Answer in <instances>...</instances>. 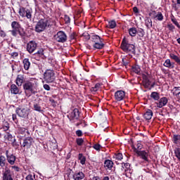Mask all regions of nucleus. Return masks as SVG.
<instances>
[{
  "label": "nucleus",
  "instance_id": "1",
  "mask_svg": "<svg viewBox=\"0 0 180 180\" xmlns=\"http://www.w3.org/2000/svg\"><path fill=\"white\" fill-rule=\"evenodd\" d=\"M15 113L22 119H27L30 113V103L22 102L15 110Z\"/></svg>",
  "mask_w": 180,
  "mask_h": 180
},
{
  "label": "nucleus",
  "instance_id": "2",
  "mask_svg": "<svg viewBox=\"0 0 180 180\" xmlns=\"http://www.w3.org/2000/svg\"><path fill=\"white\" fill-rule=\"evenodd\" d=\"M11 28L12 30H10V33L13 37H18V34H19L20 37H25V36H26V32L19 22L13 21L11 22Z\"/></svg>",
  "mask_w": 180,
  "mask_h": 180
},
{
  "label": "nucleus",
  "instance_id": "3",
  "mask_svg": "<svg viewBox=\"0 0 180 180\" xmlns=\"http://www.w3.org/2000/svg\"><path fill=\"white\" fill-rule=\"evenodd\" d=\"M121 49L124 51V53L134 54L136 56V46L133 44L129 43V41L124 38L120 44Z\"/></svg>",
  "mask_w": 180,
  "mask_h": 180
},
{
  "label": "nucleus",
  "instance_id": "4",
  "mask_svg": "<svg viewBox=\"0 0 180 180\" xmlns=\"http://www.w3.org/2000/svg\"><path fill=\"white\" fill-rule=\"evenodd\" d=\"M91 41L93 43L94 50H102L105 47L104 39L101 38L99 35L93 34L91 37Z\"/></svg>",
  "mask_w": 180,
  "mask_h": 180
},
{
  "label": "nucleus",
  "instance_id": "5",
  "mask_svg": "<svg viewBox=\"0 0 180 180\" xmlns=\"http://www.w3.org/2000/svg\"><path fill=\"white\" fill-rule=\"evenodd\" d=\"M50 27V24L49 23V20L46 18L40 19L35 25V32L37 33H41V32H44L47 27Z\"/></svg>",
  "mask_w": 180,
  "mask_h": 180
},
{
  "label": "nucleus",
  "instance_id": "6",
  "mask_svg": "<svg viewBox=\"0 0 180 180\" xmlns=\"http://www.w3.org/2000/svg\"><path fill=\"white\" fill-rule=\"evenodd\" d=\"M44 80L46 84H52L56 81V73L54 70L47 69L44 73Z\"/></svg>",
  "mask_w": 180,
  "mask_h": 180
},
{
  "label": "nucleus",
  "instance_id": "7",
  "mask_svg": "<svg viewBox=\"0 0 180 180\" xmlns=\"http://www.w3.org/2000/svg\"><path fill=\"white\" fill-rule=\"evenodd\" d=\"M148 73L142 74L143 84L146 89H153L154 86H158L155 82L150 81Z\"/></svg>",
  "mask_w": 180,
  "mask_h": 180
},
{
  "label": "nucleus",
  "instance_id": "8",
  "mask_svg": "<svg viewBox=\"0 0 180 180\" xmlns=\"http://www.w3.org/2000/svg\"><path fill=\"white\" fill-rule=\"evenodd\" d=\"M32 13H33L32 8H27L23 6H20L18 11V14L21 18H27L30 20H32Z\"/></svg>",
  "mask_w": 180,
  "mask_h": 180
},
{
  "label": "nucleus",
  "instance_id": "9",
  "mask_svg": "<svg viewBox=\"0 0 180 180\" xmlns=\"http://www.w3.org/2000/svg\"><path fill=\"white\" fill-rule=\"evenodd\" d=\"M53 39L58 43H65L67 41V34L64 31H58L53 36Z\"/></svg>",
  "mask_w": 180,
  "mask_h": 180
},
{
  "label": "nucleus",
  "instance_id": "10",
  "mask_svg": "<svg viewBox=\"0 0 180 180\" xmlns=\"http://www.w3.org/2000/svg\"><path fill=\"white\" fill-rule=\"evenodd\" d=\"M68 118L72 123H75L77 120H79V110H78V108H75L68 115Z\"/></svg>",
  "mask_w": 180,
  "mask_h": 180
},
{
  "label": "nucleus",
  "instance_id": "11",
  "mask_svg": "<svg viewBox=\"0 0 180 180\" xmlns=\"http://www.w3.org/2000/svg\"><path fill=\"white\" fill-rule=\"evenodd\" d=\"M134 151L137 154L138 157L141 158V160H143L146 162H150V160L148 159V155H150L148 151L139 150L137 149H134Z\"/></svg>",
  "mask_w": 180,
  "mask_h": 180
},
{
  "label": "nucleus",
  "instance_id": "12",
  "mask_svg": "<svg viewBox=\"0 0 180 180\" xmlns=\"http://www.w3.org/2000/svg\"><path fill=\"white\" fill-rule=\"evenodd\" d=\"M15 175L10 169H5L2 172V180H13Z\"/></svg>",
  "mask_w": 180,
  "mask_h": 180
},
{
  "label": "nucleus",
  "instance_id": "13",
  "mask_svg": "<svg viewBox=\"0 0 180 180\" xmlns=\"http://www.w3.org/2000/svg\"><path fill=\"white\" fill-rule=\"evenodd\" d=\"M26 49H27V51H28L30 54H33V52L36 51L37 49V42L33 40L30 41L27 44Z\"/></svg>",
  "mask_w": 180,
  "mask_h": 180
},
{
  "label": "nucleus",
  "instance_id": "14",
  "mask_svg": "<svg viewBox=\"0 0 180 180\" xmlns=\"http://www.w3.org/2000/svg\"><path fill=\"white\" fill-rule=\"evenodd\" d=\"M6 157L7 162L10 165H15V162H16V156L15 155L9 153V150H6Z\"/></svg>",
  "mask_w": 180,
  "mask_h": 180
},
{
  "label": "nucleus",
  "instance_id": "15",
  "mask_svg": "<svg viewBox=\"0 0 180 180\" xmlns=\"http://www.w3.org/2000/svg\"><path fill=\"white\" fill-rule=\"evenodd\" d=\"M22 88L24 91H33L34 88V82L30 80H27L24 82L22 84Z\"/></svg>",
  "mask_w": 180,
  "mask_h": 180
},
{
  "label": "nucleus",
  "instance_id": "16",
  "mask_svg": "<svg viewBox=\"0 0 180 180\" xmlns=\"http://www.w3.org/2000/svg\"><path fill=\"white\" fill-rule=\"evenodd\" d=\"M34 56L37 61H40V58L44 60V58H46V56H44V49L43 48L39 49L37 51L34 53Z\"/></svg>",
  "mask_w": 180,
  "mask_h": 180
},
{
  "label": "nucleus",
  "instance_id": "17",
  "mask_svg": "<svg viewBox=\"0 0 180 180\" xmlns=\"http://www.w3.org/2000/svg\"><path fill=\"white\" fill-rule=\"evenodd\" d=\"M32 144H33V138L27 137L23 140L22 147H24V148H27V150H28V148L32 147Z\"/></svg>",
  "mask_w": 180,
  "mask_h": 180
},
{
  "label": "nucleus",
  "instance_id": "18",
  "mask_svg": "<svg viewBox=\"0 0 180 180\" xmlns=\"http://www.w3.org/2000/svg\"><path fill=\"white\" fill-rule=\"evenodd\" d=\"M124 96H126V93L124 91H117L115 93V98L116 101H118V102L123 101V99H124Z\"/></svg>",
  "mask_w": 180,
  "mask_h": 180
},
{
  "label": "nucleus",
  "instance_id": "19",
  "mask_svg": "<svg viewBox=\"0 0 180 180\" xmlns=\"http://www.w3.org/2000/svg\"><path fill=\"white\" fill-rule=\"evenodd\" d=\"M167 103H168V98H167V97H162L160 98L158 103H156V106L157 108L161 109V108H164V106H166Z\"/></svg>",
  "mask_w": 180,
  "mask_h": 180
},
{
  "label": "nucleus",
  "instance_id": "20",
  "mask_svg": "<svg viewBox=\"0 0 180 180\" xmlns=\"http://www.w3.org/2000/svg\"><path fill=\"white\" fill-rule=\"evenodd\" d=\"M26 81H25V75H18L16 79H15V82H16V85H18V86H22V85H23V84H25Z\"/></svg>",
  "mask_w": 180,
  "mask_h": 180
},
{
  "label": "nucleus",
  "instance_id": "21",
  "mask_svg": "<svg viewBox=\"0 0 180 180\" xmlns=\"http://www.w3.org/2000/svg\"><path fill=\"white\" fill-rule=\"evenodd\" d=\"M113 162L110 160H105L104 161V168L105 169H112L113 168Z\"/></svg>",
  "mask_w": 180,
  "mask_h": 180
},
{
  "label": "nucleus",
  "instance_id": "22",
  "mask_svg": "<svg viewBox=\"0 0 180 180\" xmlns=\"http://www.w3.org/2000/svg\"><path fill=\"white\" fill-rule=\"evenodd\" d=\"M72 178L74 180H82L85 178V174L82 172H79L73 174Z\"/></svg>",
  "mask_w": 180,
  "mask_h": 180
},
{
  "label": "nucleus",
  "instance_id": "23",
  "mask_svg": "<svg viewBox=\"0 0 180 180\" xmlns=\"http://www.w3.org/2000/svg\"><path fill=\"white\" fill-rule=\"evenodd\" d=\"M153 110L148 109L143 114V117L146 119V120H151V118L153 117Z\"/></svg>",
  "mask_w": 180,
  "mask_h": 180
},
{
  "label": "nucleus",
  "instance_id": "24",
  "mask_svg": "<svg viewBox=\"0 0 180 180\" xmlns=\"http://www.w3.org/2000/svg\"><path fill=\"white\" fill-rule=\"evenodd\" d=\"M163 65L167 68H175V63H171V60L169 59H167Z\"/></svg>",
  "mask_w": 180,
  "mask_h": 180
},
{
  "label": "nucleus",
  "instance_id": "25",
  "mask_svg": "<svg viewBox=\"0 0 180 180\" xmlns=\"http://www.w3.org/2000/svg\"><path fill=\"white\" fill-rule=\"evenodd\" d=\"M105 88V85L102 82H97L95 84L94 86L92 87L95 91H102Z\"/></svg>",
  "mask_w": 180,
  "mask_h": 180
},
{
  "label": "nucleus",
  "instance_id": "26",
  "mask_svg": "<svg viewBox=\"0 0 180 180\" xmlns=\"http://www.w3.org/2000/svg\"><path fill=\"white\" fill-rule=\"evenodd\" d=\"M128 33L131 37H136L137 36V28L132 27L128 30Z\"/></svg>",
  "mask_w": 180,
  "mask_h": 180
},
{
  "label": "nucleus",
  "instance_id": "27",
  "mask_svg": "<svg viewBox=\"0 0 180 180\" xmlns=\"http://www.w3.org/2000/svg\"><path fill=\"white\" fill-rule=\"evenodd\" d=\"M22 64H23L24 69L26 71H28V70L30 68V61L29 60V58H25L22 60Z\"/></svg>",
  "mask_w": 180,
  "mask_h": 180
},
{
  "label": "nucleus",
  "instance_id": "28",
  "mask_svg": "<svg viewBox=\"0 0 180 180\" xmlns=\"http://www.w3.org/2000/svg\"><path fill=\"white\" fill-rule=\"evenodd\" d=\"M145 25L148 29H151V27H153V20L150 17L146 18L145 20Z\"/></svg>",
  "mask_w": 180,
  "mask_h": 180
},
{
  "label": "nucleus",
  "instance_id": "29",
  "mask_svg": "<svg viewBox=\"0 0 180 180\" xmlns=\"http://www.w3.org/2000/svg\"><path fill=\"white\" fill-rule=\"evenodd\" d=\"M169 58L172 60H174V61H175V63L179 64V65H180V58H179V57H178V56H176V55H175L174 53H170L169 54Z\"/></svg>",
  "mask_w": 180,
  "mask_h": 180
},
{
  "label": "nucleus",
  "instance_id": "30",
  "mask_svg": "<svg viewBox=\"0 0 180 180\" xmlns=\"http://www.w3.org/2000/svg\"><path fill=\"white\" fill-rule=\"evenodd\" d=\"M6 158L4 155H0V167L4 168L6 165Z\"/></svg>",
  "mask_w": 180,
  "mask_h": 180
},
{
  "label": "nucleus",
  "instance_id": "31",
  "mask_svg": "<svg viewBox=\"0 0 180 180\" xmlns=\"http://www.w3.org/2000/svg\"><path fill=\"white\" fill-rule=\"evenodd\" d=\"M150 98H152V99H154V101H159L160 94L156 91H153L150 94Z\"/></svg>",
  "mask_w": 180,
  "mask_h": 180
},
{
  "label": "nucleus",
  "instance_id": "32",
  "mask_svg": "<svg viewBox=\"0 0 180 180\" xmlns=\"http://www.w3.org/2000/svg\"><path fill=\"white\" fill-rule=\"evenodd\" d=\"M117 26V24H116V21L115 20H112L108 22V29H115Z\"/></svg>",
  "mask_w": 180,
  "mask_h": 180
},
{
  "label": "nucleus",
  "instance_id": "33",
  "mask_svg": "<svg viewBox=\"0 0 180 180\" xmlns=\"http://www.w3.org/2000/svg\"><path fill=\"white\" fill-rule=\"evenodd\" d=\"M78 160H79L80 164H82V165H85V162L86 161V158H85V156H84L82 153H79L78 156Z\"/></svg>",
  "mask_w": 180,
  "mask_h": 180
},
{
  "label": "nucleus",
  "instance_id": "34",
  "mask_svg": "<svg viewBox=\"0 0 180 180\" xmlns=\"http://www.w3.org/2000/svg\"><path fill=\"white\" fill-rule=\"evenodd\" d=\"M136 34H138L139 37H140L139 40H141V37H144L146 32H144L143 28H140L139 30H137Z\"/></svg>",
  "mask_w": 180,
  "mask_h": 180
},
{
  "label": "nucleus",
  "instance_id": "35",
  "mask_svg": "<svg viewBox=\"0 0 180 180\" xmlns=\"http://www.w3.org/2000/svg\"><path fill=\"white\" fill-rule=\"evenodd\" d=\"M132 71L135 72V74H140L141 68H140V66L139 65H134V66H132Z\"/></svg>",
  "mask_w": 180,
  "mask_h": 180
},
{
  "label": "nucleus",
  "instance_id": "36",
  "mask_svg": "<svg viewBox=\"0 0 180 180\" xmlns=\"http://www.w3.org/2000/svg\"><path fill=\"white\" fill-rule=\"evenodd\" d=\"M155 19H157L160 22L164 20V15H162V13L158 12L157 15H155Z\"/></svg>",
  "mask_w": 180,
  "mask_h": 180
},
{
  "label": "nucleus",
  "instance_id": "37",
  "mask_svg": "<svg viewBox=\"0 0 180 180\" xmlns=\"http://www.w3.org/2000/svg\"><path fill=\"white\" fill-rule=\"evenodd\" d=\"M33 107L34 110H35L36 112H41V106H40V104H39L38 103L34 102Z\"/></svg>",
  "mask_w": 180,
  "mask_h": 180
},
{
  "label": "nucleus",
  "instance_id": "38",
  "mask_svg": "<svg viewBox=\"0 0 180 180\" xmlns=\"http://www.w3.org/2000/svg\"><path fill=\"white\" fill-rule=\"evenodd\" d=\"M173 143H174V144H179V143H180L179 134H176L173 136Z\"/></svg>",
  "mask_w": 180,
  "mask_h": 180
},
{
  "label": "nucleus",
  "instance_id": "39",
  "mask_svg": "<svg viewBox=\"0 0 180 180\" xmlns=\"http://www.w3.org/2000/svg\"><path fill=\"white\" fill-rule=\"evenodd\" d=\"M114 158H115L117 161H122L123 160V154L121 153H115Z\"/></svg>",
  "mask_w": 180,
  "mask_h": 180
},
{
  "label": "nucleus",
  "instance_id": "40",
  "mask_svg": "<svg viewBox=\"0 0 180 180\" xmlns=\"http://www.w3.org/2000/svg\"><path fill=\"white\" fill-rule=\"evenodd\" d=\"M18 134H22V136H25V134L26 133V128H25V127H18Z\"/></svg>",
  "mask_w": 180,
  "mask_h": 180
},
{
  "label": "nucleus",
  "instance_id": "41",
  "mask_svg": "<svg viewBox=\"0 0 180 180\" xmlns=\"http://www.w3.org/2000/svg\"><path fill=\"white\" fill-rule=\"evenodd\" d=\"M76 143L77 144V146H82V144H84V139L82 138H77L76 139Z\"/></svg>",
  "mask_w": 180,
  "mask_h": 180
},
{
  "label": "nucleus",
  "instance_id": "42",
  "mask_svg": "<svg viewBox=\"0 0 180 180\" xmlns=\"http://www.w3.org/2000/svg\"><path fill=\"white\" fill-rule=\"evenodd\" d=\"M172 23H174V25H175V26H176V27H178L179 29H180V25L179 22H178V21H176V19H175V17H173L171 19Z\"/></svg>",
  "mask_w": 180,
  "mask_h": 180
},
{
  "label": "nucleus",
  "instance_id": "43",
  "mask_svg": "<svg viewBox=\"0 0 180 180\" xmlns=\"http://www.w3.org/2000/svg\"><path fill=\"white\" fill-rule=\"evenodd\" d=\"M64 20L66 25H68L69 23H71V18L68 15H65L64 16Z\"/></svg>",
  "mask_w": 180,
  "mask_h": 180
},
{
  "label": "nucleus",
  "instance_id": "44",
  "mask_svg": "<svg viewBox=\"0 0 180 180\" xmlns=\"http://www.w3.org/2000/svg\"><path fill=\"white\" fill-rule=\"evenodd\" d=\"M122 63H123V65H124L125 67H127V65H129V64L130 63V60L126 58H123Z\"/></svg>",
  "mask_w": 180,
  "mask_h": 180
},
{
  "label": "nucleus",
  "instance_id": "45",
  "mask_svg": "<svg viewBox=\"0 0 180 180\" xmlns=\"http://www.w3.org/2000/svg\"><path fill=\"white\" fill-rule=\"evenodd\" d=\"M7 139L8 141H13V140H15V139L13 138V136H12L9 132H7Z\"/></svg>",
  "mask_w": 180,
  "mask_h": 180
},
{
  "label": "nucleus",
  "instance_id": "46",
  "mask_svg": "<svg viewBox=\"0 0 180 180\" xmlns=\"http://www.w3.org/2000/svg\"><path fill=\"white\" fill-rule=\"evenodd\" d=\"M48 63L49 64H51V65H54V63H55L54 58L51 56H49Z\"/></svg>",
  "mask_w": 180,
  "mask_h": 180
},
{
  "label": "nucleus",
  "instance_id": "47",
  "mask_svg": "<svg viewBox=\"0 0 180 180\" xmlns=\"http://www.w3.org/2000/svg\"><path fill=\"white\" fill-rule=\"evenodd\" d=\"M3 130L4 131H8V130H9V123L6 122L4 123V125L3 126Z\"/></svg>",
  "mask_w": 180,
  "mask_h": 180
},
{
  "label": "nucleus",
  "instance_id": "48",
  "mask_svg": "<svg viewBox=\"0 0 180 180\" xmlns=\"http://www.w3.org/2000/svg\"><path fill=\"white\" fill-rule=\"evenodd\" d=\"M142 148L143 145L141 144V142L138 141L136 144V148H134V150H139V151H140V150H141Z\"/></svg>",
  "mask_w": 180,
  "mask_h": 180
},
{
  "label": "nucleus",
  "instance_id": "49",
  "mask_svg": "<svg viewBox=\"0 0 180 180\" xmlns=\"http://www.w3.org/2000/svg\"><path fill=\"white\" fill-rule=\"evenodd\" d=\"M49 102H51V105L53 107V108H56V106H57V101H55L54 99L53 98H49Z\"/></svg>",
  "mask_w": 180,
  "mask_h": 180
},
{
  "label": "nucleus",
  "instance_id": "50",
  "mask_svg": "<svg viewBox=\"0 0 180 180\" xmlns=\"http://www.w3.org/2000/svg\"><path fill=\"white\" fill-rule=\"evenodd\" d=\"M167 28L170 32H174V30L175 29V26L172 24H168L167 25Z\"/></svg>",
  "mask_w": 180,
  "mask_h": 180
},
{
  "label": "nucleus",
  "instance_id": "51",
  "mask_svg": "<svg viewBox=\"0 0 180 180\" xmlns=\"http://www.w3.org/2000/svg\"><path fill=\"white\" fill-rule=\"evenodd\" d=\"M76 37H77V33L76 32H72L70 34V40H75Z\"/></svg>",
  "mask_w": 180,
  "mask_h": 180
},
{
  "label": "nucleus",
  "instance_id": "52",
  "mask_svg": "<svg viewBox=\"0 0 180 180\" xmlns=\"http://www.w3.org/2000/svg\"><path fill=\"white\" fill-rule=\"evenodd\" d=\"M11 169H14V171H15V172H19L20 171V168L19 167L13 165L11 166Z\"/></svg>",
  "mask_w": 180,
  "mask_h": 180
},
{
  "label": "nucleus",
  "instance_id": "53",
  "mask_svg": "<svg viewBox=\"0 0 180 180\" xmlns=\"http://www.w3.org/2000/svg\"><path fill=\"white\" fill-rule=\"evenodd\" d=\"M172 94L174 96L177 98V99H180V91H173Z\"/></svg>",
  "mask_w": 180,
  "mask_h": 180
},
{
  "label": "nucleus",
  "instance_id": "54",
  "mask_svg": "<svg viewBox=\"0 0 180 180\" xmlns=\"http://www.w3.org/2000/svg\"><path fill=\"white\" fill-rule=\"evenodd\" d=\"M84 37L86 39V40H89L91 39V35H89V34H88V32H84L83 34Z\"/></svg>",
  "mask_w": 180,
  "mask_h": 180
},
{
  "label": "nucleus",
  "instance_id": "55",
  "mask_svg": "<svg viewBox=\"0 0 180 180\" xmlns=\"http://www.w3.org/2000/svg\"><path fill=\"white\" fill-rule=\"evenodd\" d=\"M26 180H34V175L32 176V174H28L26 178Z\"/></svg>",
  "mask_w": 180,
  "mask_h": 180
},
{
  "label": "nucleus",
  "instance_id": "56",
  "mask_svg": "<svg viewBox=\"0 0 180 180\" xmlns=\"http://www.w3.org/2000/svg\"><path fill=\"white\" fill-rule=\"evenodd\" d=\"M76 135L77 137H82V131L78 129L76 131Z\"/></svg>",
  "mask_w": 180,
  "mask_h": 180
},
{
  "label": "nucleus",
  "instance_id": "57",
  "mask_svg": "<svg viewBox=\"0 0 180 180\" xmlns=\"http://www.w3.org/2000/svg\"><path fill=\"white\" fill-rule=\"evenodd\" d=\"M93 148L94 150H96V151H99L101 150V146L99 144H95Z\"/></svg>",
  "mask_w": 180,
  "mask_h": 180
},
{
  "label": "nucleus",
  "instance_id": "58",
  "mask_svg": "<svg viewBox=\"0 0 180 180\" xmlns=\"http://www.w3.org/2000/svg\"><path fill=\"white\" fill-rule=\"evenodd\" d=\"M0 37H6V32L4 30L0 31Z\"/></svg>",
  "mask_w": 180,
  "mask_h": 180
},
{
  "label": "nucleus",
  "instance_id": "59",
  "mask_svg": "<svg viewBox=\"0 0 180 180\" xmlns=\"http://www.w3.org/2000/svg\"><path fill=\"white\" fill-rule=\"evenodd\" d=\"M18 89V86L16 84H12L11 86V91H16Z\"/></svg>",
  "mask_w": 180,
  "mask_h": 180
},
{
  "label": "nucleus",
  "instance_id": "60",
  "mask_svg": "<svg viewBox=\"0 0 180 180\" xmlns=\"http://www.w3.org/2000/svg\"><path fill=\"white\" fill-rule=\"evenodd\" d=\"M11 94L13 95H18V94H22V91H11Z\"/></svg>",
  "mask_w": 180,
  "mask_h": 180
},
{
  "label": "nucleus",
  "instance_id": "61",
  "mask_svg": "<svg viewBox=\"0 0 180 180\" xmlns=\"http://www.w3.org/2000/svg\"><path fill=\"white\" fill-rule=\"evenodd\" d=\"M133 12L134 13H139L140 11H139V8H137V6H134L133 8Z\"/></svg>",
  "mask_w": 180,
  "mask_h": 180
},
{
  "label": "nucleus",
  "instance_id": "62",
  "mask_svg": "<svg viewBox=\"0 0 180 180\" xmlns=\"http://www.w3.org/2000/svg\"><path fill=\"white\" fill-rule=\"evenodd\" d=\"M12 143H13V147H19V144H18V143H16V139H13V141H12Z\"/></svg>",
  "mask_w": 180,
  "mask_h": 180
},
{
  "label": "nucleus",
  "instance_id": "63",
  "mask_svg": "<svg viewBox=\"0 0 180 180\" xmlns=\"http://www.w3.org/2000/svg\"><path fill=\"white\" fill-rule=\"evenodd\" d=\"M44 89H46V91H50V86H49V84H44Z\"/></svg>",
  "mask_w": 180,
  "mask_h": 180
},
{
  "label": "nucleus",
  "instance_id": "64",
  "mask_svg": "<svg viewBox=\"0 0 180 180\" xmlns=\"http://www.w3.org/2000/svg\"><path fill=\"white\" fill-rule=\"evenodd\" d=\"M11 56H12V57L16 58V57H18L19 56V53H18V52H13L11 53Z\"/></svg>",
  "mask_w": 180,
  "mask_h": 180
}]
</instances>
